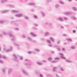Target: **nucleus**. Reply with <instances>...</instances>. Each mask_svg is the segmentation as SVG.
<instances>
[{"label":"nucleus","instance_id":"f257e3e1","mask_svg":"<svg viewBox=\"0 0 77 77\" xmlns=\"http://www.w3.org/2000/svg\"><path fill=\"white\" fill-rule=\"evenodd\" d=\"M5 36H7V35H9L10 36L11 38V41L13 42H14L16 41V38H15V36L12 35V32L11 31L9 32V33H6L5 32H3L2 33Z\"/></svg>","mask_w":77,"mask_h":77},{"label":"nucleus","instance_id":"f03ea898","mask_svg":"<svg viewBox=\"0 0 77 77\" xmlns=\"http://www.w3.org/2000/svg\"><path fill=\"white\" fill-rule=\"evenodd\" d=\"M59 54L60 56L61 59H64V60H66V61L67 62H68V63H72V61L71 60L66 59V57H64V55H63V54L61 53H59Z\"/></svg>","mask_w":77,"mask_h":77},{"label":"nucleus","instance_id":"7ed1b4c3","mask_svg":"<svg viewBox=\"0 0 77 77\" xmlns=\"http://www.w3.org/2000/svg\"><path fill=\"white\" fill-rule=\"evenodd\" d=\"M4 50L5 51V52H9V51H12L13 50V49L12 47H10V49H9L8 50H6V48H4Z\"/></svg>","mask_w":77,"mask_h":77},{"label":"nucleus","instance_id":"20e7f679","mask_svg":"<svg viewBox=\"0 0 77 77\" xmlns=\"http://www.w3.org/2000/svg\"><path fill=\"white\" fill-rule=\"evenodd\" d=\"M73 14V12H68L64 13V15H66L67 16H69V15H70L71 14Z\"/></svg>","mask_w":77,"mask_h":77},{"label":"nucleus","instance_id":"39448f33","mask_svg":"<svg viewBox=\"0 0 77 77\" xmlns=\"http://www.w3.org/2000/svg\"><path fill=\"white\" fill-rule=\"evenodd\" d=\"M27 39L28 41H31V42H36V41L35 40H33V39L29 37H28Z\"/></svg>","mask_w":77,"mask_h":77},{"label":"nucleus","instance_id":"423d86ee","mask_svg":"<svg viewBox=\"0 0 77 77\" xmlns=\"http://www.w3.org/2000/svg\"><path fill=\"white\" fill-rule=\"evenodd\" d=\"M55 60L51 61V63H57L59 60V58L57 57L55 58Z\"/></svg>","mask_w":77,"mask_h":77},{"label":"nucleus","instance_id":"0eeeda50","mask_svg":"<svg viewBox=\"0 0 77 77\" xmlns=\"http://www.w3.org/2000/svg\"><path fill=\"white\" fill-rule=\"evenodd\" d=\"M13 71V69L12 68H10L8 69V75H10L11 73Z\"/></svg>","mask_w":77,"mask_h":77},{"label":"nucleus","instance_id":"6e6552de","mask_svg":"<svg viewBox=\"0 0 77 77\" xmlns=\"http://www.w3.org/2000/svg\"><path fill=\"white\" fill-rule=\"evenodd\" d=\"M15 17H17V18H20L22 17L23 15L22 14H16L15 15Z\"/></svg>","mask_w":77,"mask_h":77},{"label":"nucleus","instance_id":"1a4fd4ad","mask_svg":"<svg viewBox=\"0 0 77 77\" xmlns=\"http://www.w3.org/2000/svg\"><path fill=\"white\" fill-rule=\"evenodd\" d=\"M22 71L23 72V74L26 75H29V74L28 73V72H27L24 69H22Z\"/></svg>","mask_w":77,"mask_h":77},{"label":"nucleus","instance_id":"9d476101","mask_svg":"<svg viewBox=\"0 0 77 77\" xmlns=\"http://www.w3.org/2000/svg\"><path fill=\"white\" fill-rule=\"evenodd\" d=\"M47 42L48 43V46L49 47H52V46H53V45H52V44H51V42L50 40H48Z\"/></svg>","mask_w":77,"mask_h":77},{"label":"nucleus","instance_id":"9b49d317","mask_svg":"<svg viewBox=\"0 0 77 77\" xmlns=\"http://www.w3.org/2000/svg\"><path fill=\"white\" fill-rule=\"evenodd\" d=\"M2 71L4 74H5L6 72V70L5 69L3 68L2 69Z\"/></svg>","mask_w":77,"mask_h":77},{"label":"nucleus","instance_id":"f8f14e48","mask_svg":"<svg viewBox=\"0 0 77 77\" xmlns=\"http://www.w3.org/2000/svg\"><path fill=\"white\" fill-rule=\"evenodd\" d=\"M59 68L61 71H62V72H63L65 71V69L63 68V67H62L60 66H59Z\"/></svg>","mask_w":77,"mask_h":77},{"label":"nucleus","instance_id":"ddd939ff","mask_svg":"<svg viewBox=\"0 0 77 77\" xmlns=\"http://www.w3.org/2000/svg\"><path fill=\"white\" fill-rule=\"evenodd\" d=\"M55 8L56 9H58L59 8H60V5L59 4H56L55 6Z\"/></svg>","mask_w":77,"mask_h":77},{"label":"nucleus","instance_id":"4468645a","mask_svg":"<svg viewBox=\"0 0 77 77\" xmlns=\"http://www.w3.org/2000/svg\"><path fill=\"white\" fill-rule=\"evenodd\" d=\"M30 34L31 36H34V37H36L37 36V35H36V34H34V33L33 32H31Z\"/></svg>","mask_w":77,"mask_h":77},{"label":"nucleus","instance_id":"2eb2a0df","mask_svg":"<svg viewBox=\"0 0 77 77\" xmlns=\"http://www.w3.org/2000/svg\"><path fill=\"white\" fill-rule=\"evenodd\" d=\"M19 11L17 10H13L11 11L12 13H13L14 14H17L19 12Z\"/></svg>","mask_w":77,"mask_h":77},{"label":"nucleus","instance_id":"dca6fc26","mask_svg":"<svg viewBox=\"0 0 77 77\" xmlns=\"http://www.w3.org/2000/svg\"><path fill=\"white\" fill-rule=\"evenodd\" d=\"M58 20H59L60 21H63V18L62 17H60L57 18Z\"/></svg>","mask_w":77,"mask_h":77},{"label":"nucleus","instance_id":"f3484780","mask_svg":"<svg viewBox=\"0 0 77 77\" xmlns=\"http://www.w3.org/2000/svg\"><path fill=\"white\" fill-rule=\"evenodd\" d=\"M57 67H54L53 68V72H57Z\"/></svg>","mask_w":77,"mask_h":77},{"label":"nucleus","instance_id":"a211bd4d","mask_svg":"<svg viewBox=\"0 0 77 77\" xmlns=\"http://www.w3.org/2000/svg\"><path fill=\"white\" fill-rule=\"evenodd\" d=\"M9 12V11L8 10H4L3 11H2L1 12L2 14H5V13H7V12Z\"/></svg>","mask_w":77,"mask_h":77},{"label":"nucleus","instance_id":"6ab92c4d","mask_svg":"<svg viewBox=\"0 0 77 77\" xmlns=\"http://www.w3.org/2000/svg\"><path fill=\"white\" fill-rule=\"evenodd\" d=\"M13 56L14 57H15V60H16V61H17V60H18V58H17V57L16 54H13Z\"/></svg>","mask_w":77,"mask_h":77},{"label":"nucleus","instance_id":"aec40b11","mask_svg":"<svg viewBox=\"0 0 77 77\" xmlns=\"http://www.w3.org/2000/svg\"><path fill=\"white\" fill-rule=\"evenodd\" d=\"M34 51H36V52H39L40 51V49H39L35 48L34 49Z\"/></svg>","mask_w":77,"mask_h":77},{"label":"nucleus","instance_id":"412c9836","mask_svg":"<svg viewBox=\"0 0 77 77\" xmlns=\"http://www.w3.org/2000/svg\"><path fill=\"white\" fill-rule=\"evenodd\" d=\"M28 5L30 6H35L36 5L35 3H29L28 4Z\"/></svg>","mask_w":77,"mask_h":77},{"label":"nucleus","instance_id":"4be33fe9","mask_svg":"<svg viewBox=\"0 0 77 77\" xmlns=\"http://www.w3.org/2000/svg\"><path fill=\"white\" fill-rule=\"evenodd\" d=\"M41 13L43 17H45V13H44V12L41 11Z\"/></svg>","mask_w":77,"mask_h":77},{"label":"nucleus","instance_id":"5701e85b","mask_svg":"<svg viewBox=\"0 0 77 77\" xmlns=\"http://www.w3.org/2000/svg\"><path fill=\"white\" fill-rule=\"evenodd\" d=\"M50 35V33L49 32H46L45 33V36H49V35Z\"/></svg>","mask_w":77,"mask_h":77},{"label":"nucleus","instance_id":"b1692460","mask_svg":"<svg viewBox=\"0 0 77 77\" xmlns=\"http://www.w3.org/2000/svg\"><path fill=\"white\" fill-rule=\"evenodd\" d=\"M72 9L74 11H75V12L77 11V8L76 7H72Z\"/></svg>","mask_w":77,"mask_h":77},{"label":"nucleus","instance_id":"393cba45","mask_svg":"<svg viewBox=\"0 0 77 77\" xmlns=\"http://www.w3.org/2000/svg\"><path fill=\"white\" fill-rule=\"evenodd\" d=\"M50 39L51 41L53 42H55V40H54V38H53L52 37H50Z\"/></svg>","mask_w":77,"mask_h":77},{"label":"nucleus","instance_id":"a878e982","mask_svg":"<svg viewBox=\"0 0 77 77\" xmlns=\"http://www.w3.org/2000/svg\"><path fill=\"white\" fill-rule=\"evenodd\" d=\"M8 0H2V3H4L5 2H8Z\"/></svg>","mask_w":77,"mask_h":77},{"label":"nucleus","instance_id":"bb28decb","mask_svg":"<svg viewBox=\"0 0 77 77\" xmlns=\"http://www.w3.org/2000/svg\"><path fill=\"white\" fill-rule=\"evenodd\" d=\"M9 7L11 8H15V5H9Z\"/></svg>","mask_w":77,"mask_h":77},{"label":"nucleus","instance_id":"cd10ccee","mask_svg":"<svg viewBox=\"0 0 77 77\" xmlns=\"http://www.w3.org/2000/svg\"><path fill=\"white\" fill-rule=\"evenodd\" d=\"M37 64H38V65H42V63H41L39 61H37Z\"/></svg>","mask_w":77,"mask_h":77},{"label":"nucleus","instance_id":"c85d7f7f","mask_svg":"<svg viewBox=\"0 0 77 77\" xmlns=\"http://www.w3.org/2000/svg\"><path fill=\"white\" fill-rule=\"evenodd\" d=\"M59 2L61 5H63L64 4V2L60 0Z\"/></svg>","mask_w":77,"mask_h":77},{"label":"nucleus","instance_id":"c756f323","mask_svg":"<svg viewBox=\"0 0 77 77\" xmlns=\"http://www.w3.org/2000/svg\"><path fill=\"white\" fill-rule=\"evenodd\" d=\"M2 58H3V59H5V60H8V58H7V57H6V56H3Z\"/></svg>","mask_w":77,"mask_h":77},{"label":"nucleus","instance_id":"7c9ffc66","mask_svg":"<svg viewBox=\"0 0 77 77\" xmlns=\"http://www.w3.org/2000/svg\"><path fill=\"white\" fill-rule=\"evenodd\" d=\"M14 44L16 46V47H19V46H20V45L17 44L16 43H14Z\"/></svg>","mask_w":77,"mask_h":77},{"label":"nucleus","instance_id":"2f4dec72","mask_svg":"<svg viewBox=\"0 0 77 77\" xmlns=\"http://www.w3.org/2000/svg\"><path fill=\"white\" fill-rule=\"evenodd\" d=\"M71 49H72V50H75V49L76 48V47H75V46H72L71 47Z\"/></svg>","mask_w":77,"mask_h":77},{"label":"nucleus","instance_id":"473e14b6","mask_svg":"<svg viewBox=\"0 0 77 77\" xmlns=\"http://www.w3.org/2000/svg\"><path fill=\"white\" fill-rule=\"evenodd\" d=\"M72 18L73 20H77V19L76 18V17H75L72 16L71 17Z\"/></svg>","mask_w":77,"mask_h":77},{"label":"nucleus","instance_id":"72a5a7b5","mask_svg":"<svg viewBox=\"0 0 77 77\" xmlns=\"http://www.w3.org/2000/svg\"><path fill=\"white\" fill-rule=\"evenodd\" d=\"M48 60L50 62H51L52 60H53V58L51 57H50L48 59Z\"/></svg>","mask_w":77,"mask_h":77},{"label":"nucleus","instance_id":"f704fd0d","mask_svg":"<svg viewBox=\"0 0 77 77\" xmlns=\"http://www.w3.org/2000/svg\"><path fill=\"white\" fill-rule=\"evenodd\" d=\"M67 40L69 42H71L72 41V39L71 38H67Z\"/></svg>","mask_w":77,"mask_h":77},{"label":"nucleus","instance_id":"c9c22d12","mask_svg":"<svg viewBox=\"0 0 77 77\" xmlns=\"http://www.w3.org/2000/svg\"><path fill=\"white\" fill-rule=\"evenodd\" d=\"M22 38H26V35L25 34H23L22 35Z\"/></svg>","mask_w":77,"mask_h":77},{"label":"nucleus","instance_id":"e433bc0d","mask_svg":"<svg viewBox=\"0 0 77 77\" xmlns=\"http://www.w3.org/2000/svg\"><path fill=\"white\" fill-rule=\"evenodd\" d=\"M26 65H27V66H31V64L30 63H26L25 64Z\"/></svg>","mask_w":77,"mask_h":77},{"label":"nucleus","instance_id":"4c0bfd02","mask_svg":"<svg viewBox=\"0 0 77 77\" xmlns=\"http://www.w3.org/2000/svg\"><path fill=\"white\" fill-rule=\"evenodd\" d=\"M34 18L35 19H38V17L36 16H34Z\"/></svg>","mask_w":77,"mask_h":77},{"label":"nucleus","instance_id":"58836bf2","mask_svg":"<svg viewBox=\"0 0 77 77\" xmlns=\"http://www.w3.org/2000/svg\"><path fill=\"white\" fill-rule=\"evenodd\" d=\"M24 18L25 19H26V20H29V18L27 16H25Z\"/></svg>","mask_w":77,"mask_h":77},{"label":"nucleus","instance_id":"ea45409f","mask_svg":"<svg viewBox=\"0 0 77 77\" xmlns=\"http://www.w3.org/2000/svg\"><path fill=\"white\" fill-rule=\"evenodd\" d=\"M0 63H4V62L1 59H0Z\"/></svg>","mask_w":77,"mask_h":77},{"label":"nucleus","instance_id":"a19ab883","mask_svg":"<svg viewBox=\"0 0 77 77\" xmlns=\"http://www.w3.org/2000/svg\"><path fill=\"white\" fill-rule=\"evenodd\" d=\"M34 25L35 27H38V24L37 23H35Z\"/></svg>","mask_w":77,"mask_h":77},{"label":"nucleus","instance_id":"79ce46f5","mask_svg":"<svg viewBox=\"0 0 77 77\" xmlns=\"http://www.w3.org/2000/svg\"><path fill=\"white\" fill-rule=\"evenodd\" d=\"M63 19L65 20H68V18L66 17H64L63 18Z\"/></svg>","mask_w":77,"mask_h":77},{"label":"nucleus","instance_id":"37998d69","mask_svg":"<svg viewBox=\"0 0 77 77\" xmlns=\"http://www.w3.org/2000/svg\"><path fill=\"white\" fill-rule=\"evenodd\" d=\"M20 59L21 60H23V56L20 57Z\"/></svg>","mask_w":77,"mask_h":77},{"label":"nucleus","instance_id":"c03bdc74","mask_svg":"<svg viewBox=\"0 0 77 77\" xmlns=\"http://www.w3.org/2000/svg\"><path fill=\"white\" fill-rule=\"evenodd\" d=\"M5 21L3 20H0V23H4Z\"/></svg>","mask_w":77,"mask_h":77},{"label":"nucleus","instance_id":"a18cd8bd","mask_svg":"<svg viewBox=\"0 0 77 77\" xmlns=\"http://www.w3.org/2000/svg\"><path fill=\"white\" fill-rule=\"evenodd\" d=\"M32 29H33V30H37V28H36L35 27H33L32 28Z\"/></svg>","mask_w":77,"mask_h":77},{"label":"nucleus","instance_id":"49530a36","mask_svg":"<svg viewBox=\"0 0 77 77\" xmlns=\"http://www.w3.org/2000/svg\"><path fill=\"white\" fill-rule=\"evenodd\" d=\"M47 77H52V76L50 75H47Z\"/></svg>","mask_w":77,"mask_h":77},{"label":"nucleus","instance_id":"de8ad7c7","mask_svg":"<svg viewBox=\"0 0 77 77\" xmlns=\"http://www.w3.org/2000/svg\"><path fill=\"white\" fill-rule=\"evenodd\" d=\"M45 25H47V26H48L49 24V23L48 22H46L45 23Z\"/></svg>","mask_w":77,"mask_h":77},{"label":"nucleus","instance_id":"09e8293b","mask_svg":"<svg viewBox=\"0 0 77 77\" xmlns=\"http://www.w3.org/2000/svg\"><path fill=\"white\" fill-rule=\"evenodd\" d=\"M48 26H52V23H49V25H48Z\"/></svg>","mask_w":77,"mask_h":77},{"label":"nucleus","instance_id":"8fccbe9b","mask_svg":"<svg viewBox=\"0 0 77 77\" xmlns=\"http://www.w3.org/2000/svg\"><path fill=\"white\" fill-rule=\"evenodd\" d=\"M15 30H20V29L19 28H15Z\"/></svg>","mask_w":77,"mask_h":77},{"label":"nucleus","instance_id":"3c124183","mask_svg":"<svg viewBox=\"0 0 77 77\" xmlns=\"http://www.w3.org/2000/svg\"><path fill=\"white\" fill-rule=\"evenodd\" d=\"M46 2L47 3V2H51V0H47Z\"/></svg>","mask_w":77,"mask_h":77},{"label":"nucleus","instance_id":"603ef678","mask_svg":"<svg viewBox=\"0 0 77 77\" xmlns=\"http://www.w3.org/2000/svg\"><path fill=\"white\" fill-rule=\"evenodd\" d=\"M40 77H44V76L42 74H40L39 75Z\"/></svg>","mask_w":77,"mask_h":77},{"label":"nucleus","instance_id":"864d4df0","mask_svg":"<svg viewBox=\"0 0 77 77\" xmlns=\"http://www.w3.org/2000/svg\"><path fill=\"white\" fill-rule=\"evenodd\" d=\"M32 53V52L31 51H29L28 52V54H30Z\"/></svg>","mask_w":77,"mask_h":77},{"label":"nucleus","instance_id":"5fc2aeb1","mask_svg":"<svg viewBox=\"0 0 77 77\" xmlns=\"http://www.w3.org/2000/svg\"><path fill=\"white\" fill-rule=\"evenodd\" d=\"M42 62H44L45 63H46L47 62V60H43L42 61Z\"/></svg>","mask_w":77,"mask_h":77},{"label":"nucleus","instance_id":"6e6d98bb","mask_svg":"<svg viewBox=\"0 0 77 77\" xmlns=\"http://www.w3.org/2000/svg\"><path fill=\"white\" fill-rule=\"evenodd\" d=\"M73 32L74 33H76V30H73Z\"/></svg>","mask_w":77,"mask_h":77},{"label":"nucleus","instance_id":"4d7b16f0","mask_svg":"<svg viewBox=\"0 0 77 77\" xmlns=\"http://www.w3.org/2000/svg\"><path fill=\"white\" fill-rule=\"evenodd\" d=\"M56 77H60V76L59 75L57 74H56Z\"/></svg>","mask_w":77,"mask_h":77},{"label":"nucleus","instance_id":"13d9d810","mask_svg":"<svg viewBox=\"0 0 77 77\" xmlns=\"http://www.w3.org/2000/svg\"><path fill=\"white\" fill-rule=\"evenodd\" d=\"M3 35L2 34H0V37H1V38L2 37V36H3Z\"/></svg>","mask_w":77,"mask_h":77},{"label":"nucleus","instance_id":"bf43d9fd","mask_svg":"<svg viewBox=\"0 0 77 77\" xmlns=\"http://www.w3.org/2000/svg\"><path fill=\"white\" fill-rule=\"evenodd\" d=\"M14 25L16 26H18V23H15Z\"/></svg>","mask_w":77,"mask_h":77},{"label":"nucleus","instance_id":"052dcab7","mask_svg":"<svg viewBox=\"0 0 77 77\" xmlns=\"http://www.w3.org/2000/svg\"><path fill=\"white\" fill-rule=\"evenodd\" d=\"M0 58H3V56L0 54Z\"/></svg>","mask_w":77,"mask_h":77},{"label":"nucleus","instance_id":"680f3d73","mask_svg":"<svg viewBox=\"0 0 77 77\" xmlns=\"http://www.w3.org/2000/svg\"><path fill=\"white\" fill-rule=\"evenodd\" d=\"M61 29H64V26H61Z\"/></svg>","mask_w":77,"mask_h":77},{"label":"nucleus","instance_id":"e2e57ef3","mask_svg":"<svg viewBox=\"0 0 77 77\" xmlns=\"http://www.w3.org/2000/svg\"><path fill=\"white\" fill-rule=\"evenodd\" d=\"M60 41H58V42H57V43H58V44H60Z\"/></svg>","mask_w":77,"mask_h":77},{"label":"nucleus","instance_id":"0e129e2a","mask_svg":"<svg viewBox=\"0 0 77 77\" xmlns=\"http://www.w3.org/2000/svg\"><path fill=\"white\" fill-rule=\"evenodd\" d=\"M57 50H58V51H60V48H58L57 49Z\"/></svg>","mask_w":77,"mask_h":77},{"label":"nucleus","instance_id":"69168bd1","mask_svg":"<svg viewBox=\"0 0 77 77\" xmlns=\"http://www.w3.org/2000/svg\"><path fill=\"white\" fill-rule=\"evenodd\" d=\"M65 50V49L64 48H63L62 49V50H63V51H64Z\"/></svg>","mask_w":77,"mask_h":77},{"label":"nucleus","instance_id":"338daca9","mask_svg":"<svg viewBox=\"0 0 77 77\" xmlns=\"http://www.w3.org/2000/svg\"><path fill=\"white\" fill-rule=\"evenodd\" d=\"M35 72L36 74H38V71H35Z\"/></svg>","mask_w":77,"mask_h":77},{"label":"nucleus","instance_id":"774afa93","mask_svg":"<svg viewBox=\"0 0 77 77\" xmlns=\"http://www.w3.org/2000/svg\"><path fill=\"white\" fill-rule=\"evenodd\" d=\"M63 36H66V34H63Z\"/></svg>","mask_w":77,"mask_h":77}]
</instances>
